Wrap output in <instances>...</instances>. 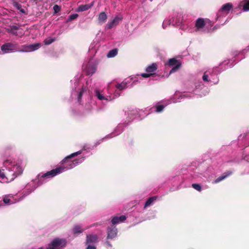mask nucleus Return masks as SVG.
Masks as SVG:
<instances>
[{
	"mask_svg": "<svg viewBox=\"0 0 249 249\" xmlns=\"http://www.w3.org/2000/svg\"><path fill=\"white\" fill-rule=\"evenodd\" d=\"M168 65L173 67L170 71L171 73L176 72L179 68L180 63L175 58H171L169 60Z\"/></svg>",
	"mask_w": 249,
	"mask_h": 249,
	"instance_id": "nucleus-19",
	"label": "nucleus"
},
{
	"mask_svg": "<svg viewBox=\"0 0 249 249\" xmlns=\"http://www.w3.org/2000/svg\"><path fill=\"white\" fill-rule=\"evenodd\" d=\"M178 18L180 19V22H181V15H179V14H175L173 16H170L168 18H172V20H176V18Z\"/></svg>",
	"mask_w": 249,
	"mask_h": 249,
	"instance_id": "nucleus-42",
	"label": "nucleus"
},
{
	"mask_svg": "<svg viewBox=\"0 0 249 249\" xmlns=\"http://www.w3.org/2000/svg\"><path fill=\"white\" fill-rule=\"evenodd\" d=\"M71 112H72V113L74 115H80L81 113H80L79 112H77L76 111H74L73 109H72L71 110Z\"/></svg>",
	"mask_w": 249,
	"mask_h": 249,
	"instance_id": "nucleus-47",
	"label": "nucleus"
},
{
	"mask_svg": "<svg viewBox=\"0 0 249 249\" xmlns=\"http://www.w3.org/2000/svg\"><path fill=\"white\" fill-rule=\"evenodd\" d=\"M73 232L75 234H78L84 231L81 225H75L72 229Z\"/></svg>",
	"mask_w": 249,
	"mask_h": 249,
	"instance_id": "nucleus-29",
	"label": "nucleus"
},
{
	"mask_svg": "<svg viewBox=\"0 0 249 249\" xmlns=\"http://www.w3.org/2000/svg\"><path fill=\"white\" fill-rule=\"evenodd\" d=\"M157 199L158 197L157 196H151L147 198L144 204L143 209L146 210L148 208L153 206Z\"/></svg>",
	"mask_w": 249,
	"mask_h": 249,
	"instance_id": "nucleus-24",
	"label": "nucleus"
},
{
	"mask_svg": "<svg viewBox=\"0 0 249 249\" xmlns=\"http://www.w3.org/2000/svg\"><path fill=\"white\" fill-rule=\"evenodd\" d=\"M132 113L131 114H135L136 113H138V115L139 117L141 116V113L143 111L142 110H139V111L138 110H135L132 111Z\"/></svg>",
	"mask_w": 249,
	"mask_h": 249,
	"instance_id": "nucleus-45",
	"label": "nucleus"
},
{
	"mask_svg": "<svg viewBox=\"0 0 249 249\" xmlns=\"http://www.w3.org/2000/svg\"><path fill=\"white\" fill-rule=\"evenodd\" d=\"M37 187V185H36V181L33 179L28 183L26 185L24 190L21 194V196H20V200H23L24 198L31 194L32 192H33Z\"/></svg>",
	"mask_w": 249,
	"mask_h": 249,
	"instance_id": "nucleus-10",
	"label": "nucleus"
},
{
	"mask_svg": "<svg viewBox=\"0 0 249 249\" xmlns=\"http://www.w3.org/2000/svg\"><path fill=\"white\" fill-rule=\"evenodd\" d=\"M90 7L89 5H81L79 6L77 10V12H83L88 10Z\"/></svg>",
	"mask_w": 249,
	"mask_h": 249,
	"instance_id": "nucleus-33",
	"label": "nucleus"
},
{
	"mask_svg": "<svg viewBox=\"0 0 249 249\" xmlns=\"http://www.w3.org/2000/svg\"><path fill=\"white\" fill-rule=\"evenodd\" d=\"M113 90L109 89L108 85L106 90H102L100 89H96L94 90V96L101 101H111L115 98L113 94Z\"/></svg>",
	"mask_w": 249,
	"mask_h": 249,
	"instance_id": "nucleus-8",
	"label": "nucleus"
},
{
	"mask_svg": "<svg viewBox=\"0 0 249 249\" xmlns=\"http://www.w3.org/2000/svg\"><path fill=\"white\" fill-rule=\"evenodd\" d=\"M79 153L80 152H74L67 156L62 160V165L61 166L50 171H48L45 173H40L38 174L36 178L33 180L36 181V185H37L38 187L46 182L47 179L53 178L62 172L74 168L77 166L78 163L83 160V159L80 158L72 161H70V159Z\"/></svg>",
	"mask_w": 249,
	"mask_h": 249,
	"instance_id": "nucleus-3",
	"label": "nucleus"
},
{
	"mask_svg": "<svg viewBox=\"0 0 249 249\" xmlns=\"http://www.w3.org/2000/svg\"><path fill=\"white\" fill-rule=\"evenodd\" d=\"M86 248L85 249H97V246L92 245V244H89L87 243H85Z\"/></svg>",
	"mask_w": 249,
	"mask_h": 249,
	"instance_id": "nucleus-41",
	"label": "nucleus"
},
{
	"mask_svg": "<svg viewBox=\"0 0 249 249\" xmlns=\"http://www.w3.org/2000/svg\"><path fill=\"white\" fill-rule=\"evenodd\" d=\"M243 9L245 12L249 11V0H245L243 1Z\"/></svg>",
	"mask_w": 249,
	"mask_h": 249,
	"instance_id": "nucleus-34",
	"label": "nucleus"
},
{
	"mask_svg": "<svg viewBox=\"0 0 249 249\" xmlns=\"http://www.w3.org/2000/svg\"><path fill=\"white\" fill-rule=\"evenodd\" d=\"M105 244L107 245V248H109L110 249L112 248V245H111V244H110V243L109 241H107L105 242Z\"/></svg>",
	"mask_w": 249,
	"mask_h": 249,
	"instance_id": "nucleus-46",
	"label": "nucleus"
},
{
	"mask_svg": "<svg viewBox=\"0 0 249 249\" xmlns=\"http://www.w3.org/2000/svg\"><path fill=\"white\" fill-rule=\"evenodd\" d=\"M71 96L72 99L76 100L79 104L81 103L82 96L87 93L91 86V79H86L82 73H78L71 80Z\"/></svg>",
	"mask_w": 249,
	"mask_h": 249,
	"instance_id": "nucleus-4",
	"label": "nucleus"
},
{
	"mask_svg": "<svg viewBox=\"0 0 249 249\" xmlns=\"http://www.w3.org/2000/svg\"><path fill=\"white\" fill-rule=\"evenodd\" d=\"M98 64V61L94 58H91L88 62L84 63L83 70L88 75H92L96 72Z\"/></svg>",
	"mask_w": 249,
	"mask_h": 249,
	"instance_id": "nucleus-9",
	"label": "nucleus"
},
{
	"mask_svg": "<svg viewBox=\"0 0 249 249\" xmlns=\"http://www.w3.org/2000/svg\"><path fill=\"white\" fill-rule=\"evenodd\" d=\"M236 63L235 59L232 58L224 60L218 66L198 69L195 74L199 79L195 82L194 89L192 91L189 90V92L198 94L205 87V84L210 85L217 84L219 81V74L222 71L233 67Z\"/></svg>",
	"mask_w": 249,
	"mask_h": 249,
	"instance_id": "nucleus-1",
	"label": "nucleus"
},
{
	"mask_svg": "<svg viewBox=\"0 0 249 249\" xmlns=\"http://www.w3.org/2000/svg\"><path fill=\"white\" fill-rule=\"evenodd\" d=\"M93 47H94V43L93 44H91L90 45V47H89V50H91L92 49H93Z\"/></svg>",
	"mask_w": 249,
	"mask_h": 249,
	"instance_id": "nucleus-48",
	"label": "nucleus"
},
{
	"mask_svg": "<svg viewBox=\"0 0 249 249\" xmlns=\"http://www.w3.org/2000/svg\"><path fill=\"white\" fill-rule=\"evenodd\" d=\"M17 44L12 43H6L1 47V50L2 53H8L12 52H15L17 50Z\"/></svg>",
	"mask_w": 249,
	"mask_h": 249,
	"instance_id": "nucleus-16",
	"label": "nucleus"
},
{
	"mask_svg": "<svg viewBox=\"0 0 249 249\" xmlns=\"http://www.w3.org/2000/svg\"><path fill=\"white\" fill-rule=\"evenodd\" d=\"M157 68V64L156 63H152L146 68L145 71L146 73H142L141 74V76L144 78L149 77L155 73Z\"/></svg>",
	"mask_w": 249,
	"mask_h": 249,
	"instance_id": "nucleus-17",
	"label": "nucleus"
},
{
	"mask_svg": "<svg viewBox=\"0 0 249 249\" xmlns=\"http://www.w3.org/2000/svg\"><path fill=\"white\" fill-rule=\"evenodd\" d=\"M130 83L129 80L127 79L124 80L121 83L113 81L108 83V88L113 91V94L116 98L120 95V91L126 89Z\"/></svg>",
	"mask_w": 249,
	"mask_h": 249,
	"instance_id": "nucleus-6",
	"label": "nucleus"
},
{
	"mask_svg": "<svg viewBox=\"0 0 249 249\" xmlns=\"http://www.w3.org/2000/svg\"><path fill=\"white\" fill-rule=\"evenodd\" d=\"M118 53V51L116 49H112L109 51L107 54V57L108 58H111L115 56Z\"/></svg>",
	"mask_w": 249,
	"mask_h": 249,
	"instance_id": "nucleus-32",
	"label": "nucleus"
},
{
	"mask_svg": "<svg viewBox=\"0 0 249 249\" xmlns=\"http://www.w3.org/2000/svg\"><path fill=\"white\" fill-rule=\"evenodd\" d=\"M123 17L121 15L116 16L112 20L109 21L106 26V29H110L117 26L122 20Z\"/></svg>",
	"mask_w": 249,
	"mask_h": 249,
	"instance_id": "nucleus-18",
	"label": "nucleus"
},
{
	"mask_svg": "<svg viewBox=\"0 0 249 249\" xmlns=\"http://www.w3.org/2000/svg\"><path fill=\"white\" fill-rule=\"evenodd\" d=\"M124 127V124H119L115 128L114 131L112 133L107 135V137L112 138L114 137L119 135L123 132Z\"/></svg>",
	"mask_w": 249,
	"mask_h": 249,
	"instance_id": "nucleus-21",
	"label": "nucleus"
},
{
	"mask_svg": "<svg viewBox=\"0 0 249 249\" xmlns=\"http://www.w3.org/2000/svg\"><path fill=\"white\" fill-rule=\"evenodd\" d=\"M231 174V172H228L226 173H224L221 176L218 177L217 178H216L213 182L214 183H217L222 180L225 179L227 177H228Z\"/></svg>",
	"mask_w": 249,
	"mask_h": 249,
	"instance_id": "nucleus-26",
	"label": "nucleus"
},
{
	"mask_svg": "<svg viewBox=\"0 0 249 249\" xmlns=\"http://www.w3.org/2000/svg\"><path fill=\"white\" fill-rule=\"evenodd\" d=\"M208 21V19H205L203 18H198L195 22V28L192 30H189L191 32H204L205 27L206 23Z\"/></svg>",
	"mask_w": 249,
	"mask_h": 249,
	"instance_id": "nucleus-12",
	"label": "nucleus"
},
{
	"mask_svg": "<svg viewBox=\"0 0 249 249\" xmlns=\"http://www.w3.org/2000/svg\"><path fill=\"white\" fill-rule=\"evenodd\" d=\"M93 148H94V146H93V145H90V144H87V143H86V144H84L83 145V146H82V149H81V150H79V151H77V152H80V153H79V154H77V155H75V156H74V157H73L72 158H70V161H72L74 160H77V159H80V158H82V159H83V160L81 162H80V163H78V164H77V165H79V164H81V163H82V162L85 160L86 159V157H85V156H82L79 157V158H75L76 156H78V155H79L81 154L82 153V152H83V151H86L87 152H90V151H91Z\"/></svg>",
	"mask_w": 249,
	"mask_h": 249,
	"instance_id": "nucleus-14",
	"label": "nucleus"
},
{
	"mask_svg": "<svg viewBox=\"0 0 249 249\" xmlns=\"http://www.w3.org/2000/svg\"><path fill=\"white\" fill-rule=\"evenodd\" d=\"M24 166L21 160L9 157L3 160L0 167V182L8 183L13 181L23 171Z\"/></svg>",
	"mask_w": 249,
	"mask_h": 249,
	"instance_id": "nucleus-2",
	"label": "nucleus"
},
{
	"mask_svg": "<svg viewBox=\"0 0 249 249\" xmlns=\"http://www.w3.org/2000/svg\"><path fill=\"white\" fill-rule=\"evenodd\" d=\"M109 139V138H107V136L104 138L103 139H101V140H99L98 141H97L93 145V146H94V148L96 147L98 145L100 144L103 141L104 139Z\"/></svg>",
	"mask_w": 249,
	"mask_h": 249,
	"instance_id": "nucleus-44",
	"label": "nucleus"
},
{
	"mask_svg": "<svg viewBox=\"0 0 249 249\" xmlns=\"http://www.w3.org/2000/svg\"><path fill=\"white\" fill-rule=\"evenodd\" d=\"M126 217L125 215H121L120 216H114L111 220V223L113 225L117 224L119 223H121L125 221Z\"/></svg>",
	"mask_w": 249,
	"mask_h": 249,
	"instance_id": "nucleus-25",
	"label": "nucleus"
},
{
	"mask_svg": "<svg viewBox=\"0 0 249 249\" xmlns=\"http://www.w3.org/2000/svg\"><path fill=\"white\" fill-rule=\"evenodd\" d=\"M180 23V20L178 17L176 18V20H172V18H166L164 20L162 23V27L163 29L166 28L168 25L178 26Z\"/></svg>",
	"mask_w": 249,
	"mask_h": 249,
	"instance_id": "nucleus-20",
	"label": "nucleus"
},
{
	"mask_svg": "<svg viewBox=\"0 0 249 249\" xmlns=\"http://www.w3.org/2000/svg\"><path fill=\"white\" fill-rule=\"evenodd\" d=\"M21 200H20V196H18L17 195L9 194L5 195L3 197V202L8 205L17 203Z\"/></svg>",
	"mask_w": 249,
	"mask_h": 249,
	"instance_id": "nucleus-13",
	"label": "nucleus"
},
{
	"mask_svg": "<svg viewBox=\"0 0 249 249\" xmlns=\"http://www.w3.org/2000/svg\"><path fill=\"white\" fill-rule=\"evenodd\" d=\"M249 51V45L246 48V49L242 51V52H238V51H235L233 52V55L234 57H235L236 56L238 55L241 53H243L244 51Z\"/></svg>",
	"mask_w": 249,
	"mask_h": 249,
	"instance_id": "nucleus-39",
	"label": "nucleus"
},
{
	"mask_svg": "<svg viewBox=\"0 0 249 249\" xmlns=\"http://www.w3.org/2000/svg\"><path fill=\"white\" fill-rule=\"evenodd\" d=\"M140 75L138 74L137 76H139ZM128 79L129 80V81L130 82V83L133 81L131 85L135 84L136 83L140 82V81L138 80V77L135 76L134 77H132V78Z\"/></svg>",
	"mask_w": 249,
	"mask_h": 249,
	"instance_id": "nucleus-38",
	"label": "nucleus"
},
{
	"mask_svg": "<svg viewBox=\"0 0 249 249\" xmlns=\"http://www.w3.org/2000/svg\"><path fill=\"white\" fill-rule=\"evenodd\" d=\"M78 15L77 14H73L71 15L67 18L66 22H69L71 20H74L77 18Z\"/></svg>",
	"mask_w": 249,
	"mask_h": 249,
	"instance_id": "nucleus-36",
	"label": "nucleus"
},
{
	"mask_svg": "<svg viewBox=\"0 0 249 249\" xmlns=\"http://www.w3.org/2000/svg\"><path fill=\"white\" fill-rule=\"evenodd\" d=\"M192 187L196 190L201 192L202 190L201 186L199 184L194 183L192 184Z\"/></svg>",
	"mask_w": 249,
	"mask_h": 249,
	"instance_id": "nucleus-40",
	"label": "nucleus"
},
{
	"mask_svg": "<svg viewBox=\"0 0 249 249\" xmlns=\"http://www.w3.org/2000/svg\"><path fill=\"white\" fill-rule=\"evenodd\" d=\"M95 107V104L94 102H91L87 103L85 106V109L86 112H90Z\"/></svg>",
	"mask_w": 249,
	"mask_h": 249,
	"instance_id": "nucleus-28",
	"label": "nucleus"
},
{
	"mask_svg": "<svg viewBox=\"0 0 249 249\" xmlns=\"http://www.w3.org/2000/svg\"><path fill=\"white\" fill-rule=\"evenodd\" d=\"M53 9L54 10V13L56 14L60 11L61 8L59 6L56 4L53 6Z\"/></svg>",
	"mask_w": 249,
	"mask_h": 249,
	"instance_id": "nucleus-43",
	"label": "nucleus"
},
{
	"mask_svg": "<svg viewBox=\"0 0 249 249\" xmlns=\"http://www.w3.org/2000/svg\"><path fill=\"white\" fill-rule=\"evenodd\" d=\"M18 29V27L16 25H12L9 27L8 29V32L12 34L15 36H18L17 30Z\"/></svg>",
	"mask_w": 249,
	"mask_h": 249,
	"instance_id": "nucleus-30",
	"label": "nucleus"
},
{
	"mask_svg": "<svg viewBox=\"0 0 249 249\" xmlns=\"http://www.w3.org/2000/svg\"><path fill=\"white\" fill-rule=\"evenodd\" d=\"M98 242V236L96 234H89L87 235L85 243L97 246Z\"/></svg>",
	"mask_w": 249,
	"mask_h": 249,
	"instance_id": "nucleus-22",
	"label": "nucleus"
},
{
	"mask_svg": "<svg viewBox=\"0 0 249 249\" xmlns=\"http://www.w3.org/2000/svg\"><path fill=\"white\" fill-rule=\"evenodd\" d=\"M244 154V159L249 162V145L245 148Z\"/></svg>",
	"mask_w": 249,
	"mask_h": 249,
	"instance_id": "nucleus-35",
	"label": "nucleus"
},
{
	"mask_svg": "<svg viewBox=\"0 0 249 249\" xmlns=\"http://www.w3.org/2000/svg\"><path fill=\"white\" fill-rule=\"evenodd\" d=\"M55 41L54 38L52 37H48L45 39L44 40V44L46 45H48L52 43Z\"/></svg>",
	"mask_w": 249,
	"mask_h": 249,
	"instance_id": "nucleus-37",
	"label": "nucleus"
},
{
	"mask_svg": "<svg viewBox=\"0 0 249 249\" xmlns=\"http://www.w3.org/2000/svg\"><path fill=\"white\" fill-rule=\"evenodd\" d=\"M66 241L64 239L55 238L48 245L47 249H61L66 245ZM37 249H43V248H39Z\"/></svg>",
	"mask_w": 249,
	"mask_h": 249,
	"instance_id": "nucleus-11",
	"label": "nucleus"
},
{
	"mask_svg": "<svg viewBox=\"0 0 249 249\" xmlns=\"http://www.w3.org/2000/svg\"><path fill=\"white\" fill-rule=\"evenodd\" d=\"M107 19V15L105 12H101L98 16V21L100 23H103L105 22Z\"/></svg>",
	"mask_w": 249,
	"mask_h": 249,
	"instance_id": "nucleus-27",
	"label": "nucleus"
},
{
	"mask_svg": "<svg viewBox=\"0 0 249 249\" xmlns=\"http://www.w3.org/2000/svg\"><path fill=\"white\" fill-rule=\"evenodd\" d=\"M41 46V43H37L35 44L24 45L21 47L20 50H18L20 52H31L38 50Z\"/></svg>",
	"mask_w": 249,
	"mask_h": 249,
	"instance_id": "nucleus-15",
	"label": "nucleus"
},
{
	"mask_svg": "<svg viewBox=\"0 0 249 249\" xmlns=\"http://www.w3.org/2000/svg\"><path fill=\"white\" fill-rule=\"evenodd\" d=\"M233 5L231 3H227L223 4L218 11L216 14V21L223 25L228 21V18L225 20V18L232 9Z\"/></svg>",
	"mask_w": 249,
	"mask_h": 249,
	"instance_id": "nucleus-7",
	"label": "nucleus"
},
{
	"mask_svg": "<svg viewBox=\"0 0 249 249\" xmlns=\"http://www.w3.org/2000/svg\"><path fill=\"white\" fill-rule=\"evenodd\" d=\"M118 231L115 227L112 226L107 229V239H114L117 235Z\"/></svg>",
	"mask_w": 249,
	"mask_h": 249,
	"instance_id": "nucleus-23",
	"label": "nucleus"
},
{
	"mask_svg": "<svg viewBox=\"0 0 249 249\" xmlns=\"http://www.w3.org/2000/svg\"><path fill=\"white\" fill-rule=\"evenodd\" d=\"M13 6L17 8L18 10H19L20 12L23 14H25L26 13L25 10L21 8V5L18 3L17 1H14L13 2Z\"/></svg>",
	"mask_w": 249,
	"mask_h": 249,
	"instance_id": "nucleus-31",
	"label": "nucleus"
},
{
	"mask_svg": "<svg viewBox=\"0 0 249 249\" xmlns=\"http://www.w3.org/2000/svg\"><path fill=\"white\" fill-rule=\"evenodd\" d=\"M186 95L184 93H181L179 94L178 92H176L174 96L169 99L164 100L162 102L164 105H159L155 107L151 108V112L155 111L159 113L161 112L164 108L168 105L172 103H177L180 102L181 100L185 97H186Z\"/></svg>",
	"mask_w": 249,
	"mask_h": 249,
	"instance_id": "nucleus-5",
	"label": "nucleus"
}]
</instances>
